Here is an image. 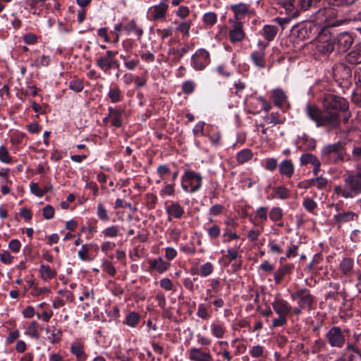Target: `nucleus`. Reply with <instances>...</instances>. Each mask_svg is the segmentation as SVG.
Returning <instances> with one entry per match:
<instances>
[{
  "label": "nucleus",
  "instance_id": "nucleus-1",
  "mask_svg": "<svg viewBox=\"0 0 361 361\" xmlns=\"http://www.w3.org/2000/svg\"><path fill=\"white\" fill-rule=\"evenodd\" d=\"M322 109L314 104H307L305 109L306 115L317 127L338 128L341 115L343 116V121L345 123L348 122L351 113L349 102L345 98L333 93H325L322 98Z\"/></svg>",
  "mask_w": 361,
  "mask_h": 361
},
{
  "label": "nucleus",
  "instance_id": "nucleus-2",
  "mask_svg": "<svg viewBox=\"0 0 361 361\" xmlns=\"http://www.w3.org/2000/svg\"><path fill=\"white\" fill-rule=\"evenodd\" d=\"M344 147L341 142L329 144L324 146L321 151L322 161L328 164H336L343 161Z\"/></svg>",
  "mask_w": 361,
  "mask_h": 361
},
{
  "label": "nucleus",
  "instance_id": "nucleus-3",
  "mask_svg": "<svg viewBox=\"0 0 361 361\" xmlns=\"http://www.w3.org/2000/svg\"><path fill=\"white\" fill-rule=\"evenodd\" d=\"M290 298L296 300L298 305L304 310L310 312L316 309V298L307 288L297 289L290 294Z\"/></svg>",
  "mask_w": 361,
  "mask_h": 361
},
{
  "label": "nucleus",
  "instance_id": "nucleus-4",
  "mask_svg": "<svg viewBox=\"0 0 361 361\" xmlns=\"http://www.w3.org/2000/svg\"><path fill=\"white\" fill-rule=\"evenodd\" d=\"M202 185V176L200 173L192 170L185 171L181 177V187L183 190L189 193L198 191Z\"/></svg>",
  "mask_w": 361,
  "mask_h": 361
},
{
  "label": "nucleus",
  "instance_id": "nucleus-5",
  "mask_svg": "<svg viewBox=\"0 0 361 361\" xmlns=\"http://www.w3.org/2000/svg\"><path fill=\"white\" fill-rule=\"evenodd\" d=\"M169 5L168 0H161L159 4L150 6L147 10V18L151 21L165 20Z\"/></svg>",
  "mask_w": 361,
  "mask_h": 361
},
{
  "label": "nucleus",
  "instance_id": "nucleus-6",
  "mask_svg": "<svg viewBox=\"0 0 361 361\" xmlns=\"http://www.w3.org/2000/svg\"><path fill=\"white\" fill-rule=\"evenodd\" d=\"M345 187L348 192H344L343 197L353 198L361 194V179L347 172L344 180Z\"/></svg>",
  "mask_w": 361,
  "mask_h": 361
},
{
  "label": "nucleus",
  "instance_id": "nucleus-7",
  "mask_svg": "<svg viewBox=\"0 0 361 361\" xmlns=\"http://www.w3.org/2000/svg\"><path fill=\"white\" fill-rule=\"evenodd\" d=\"M327 343L333 348H341L345 343V337L343 331L338 326L331 327L326 334Z\"/></svg>",
  "mask_w": 361,
  "mask_h": 361
},
{
  "label": "nucleus",
  "instance_id": "nucleus-8",
  "mask_svg": "<svg viewBox=\"0 0 361 361\" xmlns=\"http://www.w3.org/2000/svg\"><path fill=\"white\" fill-rule=\"evenodd\" d=\"M210 61V54L205 49H197L191 57V66L196 71L204 70Z\"/></svg>",
  "mask_w": 361,
  "mask_h": 361
},
{
  "label": "nucleus",
  "instance_id": "nucleus-9",
  "mask_svg": "<svg viewBox=\"0 0 361 361\" xmlns=\"http://www.w3.org/2000/svg\"><path fill=\"white\" fill-rule=\"evenodd\" d=\"M231 23L228 37L232 44L240 42L246 38V34L244 31V23L243 21H234L229 20Z\"/></svg>",
  "mask_w": 361,
  "mask_h": 361
},
{
  "label": "nucleus",
  "instance_id": "nucleus-10",
  "mask_svg": "<svg viewBox=\"0 0 361 361\" xmlns=\"http://www.w3.org/2000/svg\"><path fill=\"white\" fill-rule=\"evenodd\" d=\"M336 49L338 52L344 53L353 45L354 38L351 33L343 32L337 35L334 38Z\"/></svg>",
  "mask_w": 361,
  "mask_h": 361
},
{
  "label": "nucleus",
  "instance_id": "nucleus-11",
  "mask_svg": "<svg viewBox=\"0 0 361 361\" xmlns=\"http://www.w3.org/2000/svg\"><path fill=\"white\" fill-rule=\"evenodd\" d=\"M230 9L234 14L233 19H230L231 20L242 21L244 18L252 14L250 5L245 3L232 4Z\"/></svg>",
  "mask_w": 361,
  "mask_h": 361
},
{
  "label": "nucleus",
  "instance_id": "nucleus-12",
  "mask_svg": "<svg viewBox=\"0 0 361 361\" xmlns=\"http://www.w3.org/2000/svg\"><path fill=\"white\" fill-rule=\"evenodd\" d=\"M314 28L315 26L310 23L299 24L293 27V34L298 40H305L312 37V30Z\"/></svg>",
  "mask_w": 361,
  "mask_h": 361
},
{
  "label": "nucleus",
  "instance_id": "nucleus-13",
  "mask_svg": "<svg viewBox=\"0 0 361 361\" xmlns=\"http://www.w3.org/2000/svg\"><path fill=\"white\" fill-rule=\"evenodd\" d=\"M258 46L260 49L251 53L250 59L256 67L262 69L266 67L264 49L267 44L264 45L262 42H259Z\"/></svg>",
  "mask_w": 361,
  "mask_h": 361
},
{
  "label": "nucleus",
  "instance_id": "nucleus-14",
  "mask_svg": "<svg viewBox=\"0 0 361 361\" xmlns=\"http://www.w3.org/2000/svg\"><path fill=\"white\" fill-rule=\"evenodd\" d=\"M118 51L109 50L106 54L99 57L96 61V64L103 72L107 73L111 70V63Z\"/></svg>",
  "mask_w": 361,
  "mask_h": 361
},
{
  "label": "nucleus",
  "instance_id": "nucleus-15",
  "mask_svg": "<svg viewBox=\"0 0 361 361\" xmlns=\"http://www.w3.org/2000/svg\"><path fill=\"white\" fill-rule=\"evenodd\" d=\"M274 312L278 315L288 316L291 311V307L288 302L283 298L276 297L271 303Z\"/></svg>",
  "mask_w": 361,
  "mask_h": 361
},
{
  "label": "nucleus",
  "instance_id": "nucleus-16",
  "mask_svg": "<svg viewBox=\"0 0 361 361\" xmlns=\"http://www.w3.org/2000/svg\"><path fill=\"white\" fill-rule=\"evenodd\" d=\"M108 112H109L111 126L116 128H121L123 123L122 115L124 113V109L121 106L115 108L110 106L108 108Z\"/></svg>",
  "mask_w": 361,
  "mask_h": 361
},
{
  "label": "nucleus",
  "instance_id": "nucleus-17",
  "mask_svg": "<svg viewBox=\"0 0 361 361\" xmlns=\"http://www.w3.org/2000/svg\"><path fill=\"white\" fill-rule=\"evenodd\" d=\"M70 350L78 361H84L88 358L85 345L80 341H73L71 344Z\"/></svg>",
  "mask_w": 361,
  "mask_h": 361
},
{
  "label": "nucleus",
  "instance_id": "nucleus-18",
  "mask_svg": "<svg viewBox=\"0 0 361 361\" xmlns=\"http://www.w3.org/2000/svg\"><path fill=\"white\" fill-rule=\"evenodd\" d=\"M295 266L292 263L279 266L274 274V279L276 284H280L286 275L292 274Z\"/></svg>",
  "mask_w": 361,
  "mask_h": 361
},
{
  "label": "nucleus",
  "instance_id": "nucleus-19",
  "mask_svg": "<svg viewBox=\"0 0 361 361\" xmlns=\"http://www.w3.org/2000/svg\"><path fill=\"white\" fill-rule=\"evenodd\" d=\"M316 50L324 56L329 55L334 50H336L334 39L330 38L324 41H319L316 46Z\"/></svg>",
  "mask_w": 361,
  "mask_h": 361
},
{
  "label": "nucleus",
  "instance_id": "nucleus-20",
  "mask_svg": "<svg viewBox=\"0 0 361 361\" xmlns=\"http://www.w3.org/2000/svg\"><path fill=\"white\" fill-rule=\"evenodd\" d=\"M166 212L168 215V219L171 218L180 219L184 213L183 207L177 202H172L166 207Z\"/></svg>",
  "mask_w": 361,
  "mask_h": 361
},
{
  "label": "nucleus",
  "instance_id": "nucleus-21",
  "mask_svg": "<svg viewBox=\"0 0 361 361\" xmlns=\"http://www.w3.org/2000/svg\"><path fill=\"white\" fill-rule=\"evenodd\" d=\"M286 11V12L291 16H295L300 8L298 0H276Z\"/></svg>",
  "mask_w": 361,
  "mask_h": 361
},
{
  "label": "nucleus",
  "instance_id": "nucleus-22",
  "mask_svg": "<svg viewBox=\"0 0 361 361\" xmlns=\"http://www.w3.org/2000/svg\"><path fill=\"white\" fill-rule=\"evenodd\" d=\"M148 264L150 271L156 270L159 274L166 271L171 266L169 262L164 261L161 257L157 259H149Z\"/></svg>",
  "mask_w": 361,
  "mask_h": 361
},
{
  "label": "nucleus",
  "instance_id": "nucleus-23",
  "mask_svg": "<svg viewBox=\"0 0 361 361\" xmlns=\"http://www.w3.org/2000/svg\"><path fill=\"white\" fill-rule=\"evenodd\" d=\"M279 171L281 176L291 178L295 171V166L291 159L283 160L279 164Z\"/></svg>",
  "mask_w": 361,
  "mask_h": 361
},
{
  "label": "nucleus",
  "instance_id": "nucleus-24",
  "mask_svg": "<svg viewBox=\"0 0 361 361\" xmlns=\"http://www.w3.org/2000/svg\"><path fill=\"white\" fill-rule=\"evenodd\" d=\"M334 74L339 80H348L351 78V69L349 66L344 63H338L335 65L334 68Z\"/></svg>",
  "mask_w": 361,
  "mask_h": 361
},
{
  "label": "nucleus",
  "instance_id": "nucleus-25",
  "mask_svg": "<svg viewBox=\"0 0 361 361\" xmlns=\"http://www.w3.org/2000/svg\"><path fill=\"white\" fill-rule=\"evenodd\" d=\"M267 207H260L256 210L255 216L250 217V222L255 225L258 224L262 226V224L267 221Z\"/></svg>",
  "mask_w": 361,
  "mask_h": 361
},
{
  "label": "nucleus",
  "instance_id": "nucleus-26",
  "mask_svg": "<svg viewBox=\"0 0 361 361\" xmlns=\"http://www.w3.org/2000/svg\"><path fill=\"white\" fill-rule=\"evenodd\" d=\"M356 216L357 214L355 212L348 211L335 214L334 216V220L335 221L336 224L338 225V227L340 228L341 224L353 221L354 218Z\"/></svg>",
  "mask_w": 361,
  "mask_h": 361
},
{
  "label": "nucleus",
  "instance_id": "nucleus-27",
  "mask_svg": "<svg viewBox=\"0 0 361 361\" xmlns=\"http://www.w3.org/2000/svg\"><path fill=\"white\" fill-rule=\"evenodd\" d=\"M343 361H353V360L361 359V352L352 344H348L343 355Z\"/></svg>",
  "mask_w": 361,
  "mask_h": 361
},
{
  "label": "nucleus",
  "instance_id": "nucleus-28",
  "mask_svg": "<svg viewBox=\"0 0 361 361\" xmlns=\"http://www.w3.org/2000/svg\"><path fill=\"white\" fill-rule=\"evenodd\" d=\"M278 30L279 29L276 25H265L259 32V34L268 42H271L275 38Z\"/></svg>",
  "mask_w": 361,
  "mask_h": 361
},
{
  "label": "nucleus",
  "instance_id": "nucleus-29",
  "mask_svg": "<svg viewBox=\"0 0 361 361\" xmlns=\"http://www.w3.org/2000/svg\"><path fill=\"white\" fill-rule=\"evenodd\" d=\"M271 99L276 106L281 107L286 102L287 96L283 90L277 88L272 90Z\"/></svg>",
  "mask_w": 361,
  "mask_h": 361
},
{
  "label": "nucleus",
  "instance_id": "nucleus-30",
  "mask_svg": "<svg viewBox=\"0 0 361 361\" xmlns=\"http://www.w3.org/2000/svg\"><path fill=\"white\" fill-rule=\"evenodd\" d=\"M346 61L351 64L361 63V45H356L346 55Z\"/></svg>",
  "mask_w": 361,
  "mask_h": 361
},
{
  "label": "nucleus",
  "instance_id": "nucleus-31",
  "mask_svg": "<svg viewBox=\"0 0 361 361\" xmlns=\"http://www.w3.org/2000/svg\"><path fill=\"white\" fill-rule=\"evenodd\" d=\"M290 190L283 185H279L273 188L271 194L272 199L287 200L290 197Z\"/></svg>",
  "mask_w": 361,
  "mask_h": 361
},
{
  "label": "nucleus",
  "instance_id": "nucleus-32",
  "mask_svg": "<svg viewBox=\"0 0 361 361\" xmlns=\"http://www.w3.org/2000/svg\"><path fill=\"white\" fill-rule=\"evenodd\" d=\"M123 30L128 33H135L138 39L142 36L144 31L143 29L139 26L135 19L130 20L126 25L123 26Z\"/></svg>",
  "mask_w": 361,
  "mask_h": 361
},
{
  "label": "nucleus",
  "instance_id": "nucleus-33",
  "mask_svg": "<svg viewBox=\"0 0 361 361\" xmlns=\"http://www.w3.org/2000/svg\"><path fill=\"white\" fill-rule=\"evenodd\" d=\"M174 24L177 25L176 27V32L181 33L183 38L189 37L190 30L192 26V21L190 20H183L180 23L175 20Z\"/></svg>",
  "mask_w": 361,
  "mask_h": 361
},
{
  "label": "nucleus",
  "instance_id": "nucleus-34",
  "mask_svg": "<svg viewBox=\"0 0 361 361\" xmlns=\"http://www.w3.org/2000/svg\"><path fill=\"white\" fill-rule=\"evenodd\" d=\"M39 273L42 280L47 281L56 277V272L49 265L41 264L39 269Z\"/></svg>",
  "mask_w": 361,
  "mask_h": 361
},
{
  "label": "nucleus",
  "instance_id": "nucleus-35",
  "mask_svg": "<svg viewBox=\"0 0 361 361\" xmlns=\"http://www.w3.org/2000/svg\"><path fill=\"white\" fill-rule=\"evenodd\" d=\"M190 358L194 361H207L210 359V355L200 349L193 348L190 351Z\"/></svg>",
  "mask_w": 361,
  "mask_h": 361
},
{
  "label": "nucleus",
  "instance_id": "nucleus-36",
  "mask_svg": "<svg viewBox=\"0 0 361 361\" xmlns=\"http://www.w3.org/2000/svg\"><path fill=\"white\" fill-rule=\"evenodd\" d=\"M188 51L189 47L188 45H185L184 47L179 49L171 48L169 50V55H172L173 56V62L177 63L180 61L183 55Z\"/></svg>",
  "mask_w": 361,
  "mask_h": 361
},
{
  "label": "nucleus",
  "instance_id": "nucleus-37",
  "mask_svg": "<svg viewBox=\"0 0 361 361\" xmlns=\"http://www.w3.org/2000/svg\"><path fill=\"white\" fill-rule=\"evenodd\" d=\"M108 97L112 103H118L121 102L123 98L121 91L117 85L110 88Z\"/></svg>",
  "mask_w": 361,
  "mask_h": 361
},
{
  "label": "nucleus",
  "instance_id": "nucleus-38",
  "mask_svg": "<svg viewBox=\"0 0 361 361\" xmlns=\"http://www.w3.org/2000/svg\"><path fill=\"white\" fill-rule=\"evenodd\" d=\"M252 152L250 149H244L240 151L236 155V160L238 164H243L249 160H250L252 157Z\"/></svg>",
  "mask_w": 361,
  "mask_h": 361
},
{
  "label": "nucleus",
  "instance_id": "nucleus-39",
  "mask_svg": "<svg viewBox=\"0 0 361 361\" xmlns=\"http://www.w3.org/2000/svg\"><path fill=\"white\" fill-rule=\"evenodd\" d=\"M140 319V316L138 313L135 312H131L126 315V322L124 323L130 327L134 328L137 325Z\"/></svg>",
  "mask_w": 361,
  "mask_h": 361
},
{
  "label": "nucleus",
  "instance_id": "nucleus-40",
  "mask_svg": "<svg viewBox=\"0 0 361 361\" xmlns=\"http://www.w3.org/2000/svg\"><path fill=\"white\" fill-rule=\"evenodd\" d=\"M357 0H327L330 6L345 8L354 4Z\"/></svg>",
  "mask_w": 361,
  "mask_h": 361
},
{
  "label": "nucleus",
  "instance_id": "nucleus-41",
  "mask_svg": "<svg viewBox=\"0 0 361 361\" xmlns=\"http://www.w3.org/2000/svg\"><path fill=\"white\" fill-rule=\"evenodd\" d=\"M299 140L302 142V145H305L307 150L312 151L316 148V140L310 137L308 135L304 134L299 138Z\"/></svg>",
  "mask_w": 361,
  "mask_h": 361
},
{
  "label": "nucleus",
  "instance_id": "nucleus-42",
  "mask_svg": "<svg viewBox=\"0 0 361 361\" xmlns=\"http://www.w3.org/2000/svg\"><path fill=\"white\" fill-rule=\"evenodd\" d=\"M353 267V260L350 258H344L340 264V268L343 274L349 275Z\"/></svg>",
  "mask_w": 361,
  "mask_h": 361
},
{
  "label": "nucleus",
  "instance_id": "nucleus-43",
  "mask_svg": "<svg viewBox=\"0 0 361 361\" xmlns=\"http://www.w3.org/2000/svg\"><path fill=\"white\" fill-rule=\"evenodd\" d=\"M211 331L212 335L217 338H223L226 333V329L222 324H212Z\"/></svg>",
  "mask_w": 361,
  "mask_h": 361
},
{
  "label": "nucleus",
  "instance_id": "nucleus-44",
  "mask_svg": "<svg viewBox=\"0 0 361 361\" xmlns=\"http://www.w3.org/2000/svg\"><path fill=\"white\" fill-rule=\"evenodd\" d=\"M202 21L207 26L212 27L216 23L217 15L214 12H208L204 14Z\"/></svg>",
  "mask_w": 361,
  "mask_h": 361
},
{
  "label": "nucleus",
  "instance_id": "nucleus-45",
  "mask_svg": "<svg viewBox=\"0 0 361 361\" xmlns=\"http://www.w3.org/2000/svg\"><path fill=\"white\" fill-rule=\"evenodd\" d=\"M269 216L273 222H276L282 219L283 216V210L279 207H274L269 212Z\"/></svg>",
  "mask_w": 361,
  "mask_h": 361
},
{
  "label": "nucleus",
  "instance_id": "nucleus-46",
  "mask_svg": "<svg viewBox=\"0 0 361 361\" xmlns=\"http://www.w3.org/2000/svg\"><path fill=\"white\" fill-rule=\"evenodd\" d=\"M62 337V331L61 329L56 328L55 326L53 327L50 336H48V339L51 343L55 344L58 343Z\"/></svg>",
  "mask_w": 361,
  "mask_h": 361
},
{
  "label": "nucleus",
  "instance_id": "nucleus-47",
  "mask_svg": "<svg viewBox=\"0 0 361 361\" xmlns=\"http://www.w3.org/2000/svg\"><path fill=\"white\" fill-rule=\"evenodd\" d=\"M264 121L267 124H271L272 126L283 123V121L280 118V114L279 113H271L264 116Z\"/></svg>",
  "mask_w": 361,
  "mask_h": 361
},
{
  "label": "nucleus",
  "instance_id": "nucleus-48",
  "mask_svg": "<svg viewBox=\"0 0 361 361\" xmlns=\"http://www.w3.org/2000/svg\"><path fill=\"white\" fill-rule=\"evenodd\" d=\"M97 215L103 222H107L110 219L107 210L102 203L97 204Z\"/></svg>",
  "mask_w": 361,
  "mask_h": 361
},
{
  "label": "nucleus",
  "instance_id": "nucleus-49",
  "mask_svg": "<svg viewBox=\"0 0 361 361\" xmlns=\"http://www.w3.org/2000/svg\"><path fill=\"white\" fill-rule=\"evenodd\" d=\"M322 0H298L300 8L307 10L312 7H317Z\"/></svg>",
  "mask_w": 361,
  "mask_h": 361
},
{
  "label": "nucleus",
  "instance_id": "nucleus-50",
  "mask_svg": "<svg viewBox=\"0 0 361 361\" xmlns=\"http://www.w3.org/2000/svg\"><path fill=\"white\" fill-rule=\"evenodd\" d=\"M318 158L313 154L305 153L301 155L300 158V165L306 166L309 164H312Z\"/></svg>",
  "mask_w": 361,
  "mask_h": 361
},
{
  "label": "nucleus",
  "instance_id": "nucleus-51",
  "mask_svg": "<svg viewBox=\"0 0 361 361\" xmlns=\"http://www.w3.org/2000/svg\"><path fill=\"white\" fill-rule=\"evenodd\" d=\"M68 87L75 92H80L84 88V83L82 80L75 79L69 82Z\"/></svg>",
  "mask_w": 361,
  "mask_h": 361
},
{
  "label": "nucleus",
  "instance_id": "nucleus-52",
  "mask_svg": "<svg viewBox=\"0 0 361 361\" xmlns=\"http://www.w3.org/2000/svg\"><path fill=\"white\" fill-rule=\"evenodd\" d=\"M118 226H111L102 231V234L105 238H116L118 235Z\"/></svg>",
  "mask_w": 361,
  "mask_h": 361
},
{
  "label": "nucleus",
  "instance_id": "nucleus-53",
  "mask_svg": "<svg viewBox=\"0 0 361 361\" xmlns=\"http://www.w3.org/2000/svg\"><path fill=\"white\" fill-rule=\"evenodd\" d=\"M0 161L5 164H10L12 161V157L9 155L8 149L5 146H0Z\"/></svg>",
  "mask_w": 361,
  "mask_h": 361
},
{
  "label": "nucleus",
  "instance_id": "nucleus-54",
  "mask_svg": "<svg viewBox=\"0 0 361 361\" xmlns=\"http://www.w3.org/2000/svg\"><path fill=\"white\" fill-rule=\"evenodd\" d=\"M102 267L103 269V271H106L111 276H115L116 273V268L114 267L112 263L109 260L104 259L103 261Z\"/></svg>",
  "mask_w": 361,
  "mask_h": 361
},
{
  "label": "nucleus",
  "instance_id": "nucleus-55",
  "mask_svg": "<svg viewBox=\"0 0 361 361\" xmlns=\"http://www.w3.org/2000/svg\"><path fill=\"white\" fill-rule=\"evenodd\" d=\"M197 315L200 318L205 320L209 319L211 317L210 314L207 311V307L203 303L199 304Z\"/></svg>",
  "mask_w": 361,
  "mask_h": 361
},
{
  "label": "nucleus",
  "instance_id": "nucleus-56",
  "mask_svg": "<svg viewBox=\"0 0 361 361\" xmlns=\"http://www.w3.org/2000/svg\"><path fill=\"white\" fill-rule=\"evenodd\" d=\"M214 271V266L211 262H206L200 267V275L206 277L212 274Z\"/></svg>",
  "mask_w": 361,
  "mask_h": 361
},
{
  "label": "nucleus",
  "instance_id": "nucleus-57",
  "mask_svg": "<svg viewBox=\"0 0 361 361\" xmlns=\"http://www.w3.org/2000/svg\"><path fill=\"white\" fill-rule=\"evenodd\" d=\"M195 87V84L192 80H187L182 85V91L185 94H192Z\"/></svg>",
  "mask_w": 361,
  "mask_h": 361
},
{
  "label": "nucleus",
  "instance_id": "nucleus-58",
  "mask_svg": "<svg viewBox=\"0 0 361 361\" xmlns=\"http://www.w3.org/2000/svg\"><path fill=\"white\" fill-rule=\"evenodd\" d=\"M30 188L31 192L39 197L47 193V190H42L37 183H31Z\"/></svg>",
  "mask_w": 361,
  "mask_h": 361
},
{
  "label": "nucleus",
  "instance_id": "nucleus-59",
  "mask_svg": "<svg viewBox=\"0 0 361 361\" xmlns=\"http://www.w3.org/2000/svg\"><path fill=\"white\" fill-rule=\"evenodd\" d=\"M207 233H208L209 237L212 240L216 239L220 235V233H221L220 227L216 224H214L207 229Z\"/></svg>",
  "mask_w": 361,
  "mask_h": 361
},
{
  "label": "nucleus",
  "instance_id": "nucleus-60",
  "mask_svg": "<svg viewBox=\"0 0 361 361\" xmlns=\"http://www.w3.org/2000/svg\"><path fill=\"white\" fill-rule=\"evenodd\" d=\"M157 34L159 37L162 39H165L173 35V28L171 27H168L164 29H157Z\"/></svg>",
  "mask_w": 361,
  "mask_h": 361
},
{
  "label": "nucleus",
  "instance_id": "nucleus-61",
  "mask_svg": "<svg viewBox=\"0 0 361 361\" xmlns=\"http://www.w3.org/2000/svg\"><path fill=\"white\" fill-rule=\"evenodd\" d=\"M302 205L305 209L309 212H313V211L317 208V204L316 202H314L311 198H305L302 202Z\"/></svg>",
  "mask_w": 361,
  "mask_h": 361
},
{
  "label": "nucleus",
  "instance_id": "nucleus-62",
  "mask_svg": "<svg viewBox=\"0 0 361 361\" xmlns=\"http://www.w3.org/2000/svg\"><path fill=\"white\" fill-rule=\"evenodd\" d=\"M38 324L36 321H32L27 329L26 333L32 338H37L38 334L37 331Z\"/></svg>",
  "mask_w": 361,
  "mask_h": 361
},
{
  "label": "nucleus",
  "instance_id": "nucleus-63",
  "mask_svg": "<svg viewBox=\"0 0 361 361\" xmlns=\"http://www.w3.org/2000/svg\"><path fill=\"white\" fill-rule=\"evenodd\" d=\"M42 215L45 219H52L54 216V208L50 204H47L42 209Z\"/></svg>",
  "mask_w": 361,
  "mask_h": 361
},
{
  "label": "nucleus",
  "instance_id": "nucleus-64",
  "mask_svg": "<svg viewBox=\"0 0 361 361\" xmlns=\"http://www.w3.org/2000/svg\"><path fill=\"white\" fill-rule=\"evenodd\" d=\"M352 102L358 105L361 103V85L353 92Z\"/></svg>",
  "mask_w": 361,
  "mask_h": 361
}]
</instances>
